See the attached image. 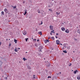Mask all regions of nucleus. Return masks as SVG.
Here are the masks:
<instances>
[{
    "instance_id": "obj_1",
    "label": "nucleus",
    "mask_w": 80,
    "mask_h": 80,
    "mask_svg": "<svg viewBox=\"0 0 80 80\" xmlns=\"http://www.w3.org/2000/svg\"><path fill=\"white\" fill-rule=\"evenodd\" d=\"M49 28L50 30H53V26L52 25L50 26Z\"/></svg>"
},
{
    "instance_id": "obj_2",
    "label": "nucleus",
    "mask_w": 80,
    "mask_h": 80,
    "mask_svg": "<svg viewBox=\"0 0 80 80\" xmlns=\"http://www.w3.org/2000/svg\"><path fill=\"white\" fill-rule=\"evenodd\" d=\"M56 44L57 45H60V42L59 40H57L56 41Z\"/></svg>"
},
{
    "instance_id": "obj_3",
    "label": "nucleus",
    "mask_w": 80,
    "mask_h": 80,
    "mask_svg": "<svg viewBox=\"0 0 80 80\" xmlns=\"http://www.w3.org/2000/svg\"><path fill=\"white\" fill-rule=\"evenodd\" d=\"M22 33L24 35H25L27 34V32L25 30H23L22 31Z\"/></svg>"
},
{
    "instance_id": "obj_4",
    "label": "nucleus",
    "mask_w": 80,
    "mask_h": 80,
    "mask_svg": "<svg viewBox=\"0 0 80 80\" xmlns=\"http://www.w3.org/2000/svg\"><path fill=\"white\" fill-rule=\"evenodd\" d=\"M4 11L6 13H8V9L7 8H5L4 9Z\"/></svg>"
},
{
    "instance_id": "obj_5",
    "label": "nucleus",
    "mask_w": 80,
    "mask_h": 80,
    "mask_svg": "<svg viewBox=\"0 0 80 80\" xmlns=\"http://www.w3.org/2000/svg\"><path fill=\"white\" fill-rule=\"evenodd\" d=\"M62 31H65V28L64 27H62L61 28Z\"/></svg>"
},
{
    "instance_id": "obj_6",
    "label": "nucleus",
    "mask_w": 80,
    "mask_h": 80,
    "mask_svg": "<svg viewBox=\"0 0 80 80\" xmlns=\"http://www.w3.org/2000/svg\"><path fill=\"white\" fill-rule=\"evenodd\" d=\"M24 12H24V15H25V14H27V10H24Z\"/></svg>"
},
{
    "instance_id": "obj_7",
    "label": "nucleus",
    "mask_w": 80,
    "mask_h": 80,
    "mask_svg": "<svg viewBox=\"0 0 80 80\" xmlns=\"http://www.w3.org/2000/svg\"><path fill=\"white\" fill-rule=\"evenodd\" d=\"M45 42V43H47V42H49V40H45L44 41Z\"/></svg>"
},
{
    "instance_id": "obj_8",
    "label": "nucleus",
    "mask_w": 80,
    "mask_h": 80,
    "mask_svg": "<svg viewBox=\"0 0 80 80\" xmlns=\"http://www.w3.org/2000/svg\"><path fill=\"white\" fill-rule=\"evenodd\" d=\"M53 5V4L52 2H51L50 3V7H52Z\"/></svg>"
},
{
    "instance_id": "obj_9",
    "label": "nucleus",
    "mask_w": 80,
    "mask_h": 80,
    "mask_svg": "<svg viewBox=\"0 0 80 80\" xmlns=\"http://www.w3.org/2000/svg\"><path fill=\"white\" fill-rule=\"evenodd\" d=\"M39 34V35H42V31L40 32H38Z\"/></svg>"
},
{
    "instance_id": "obj_10",
    "label": "nucleus",
    "mask_w": 80,
    "mask_h": 80,
    "mask_svg": "<svg viewBox=\"0 0 80 80\" xmlns=\"http://www.w3.org/2000/svg\"><path fill=\"white\" fill-rule=\"evenodd\" d=\"M65 32H66V33H69V30L68 29L66 30Z\"/></svg>"
},
{
    "instance_id": "obj_11",
    "label": "nucleus",
    "mask_w": 80,
    "mask_h": 80,
    "mask_svg": "<svg viewBox=\"0 0 80 80\" xmlns=\"http://www.w3.org/2000/svg\"><path fill=\"white\" fill-rule=\"evenodd\" d=\"M63 45L64 47H65V48H67V47L66 46V44L64 43L63 44Z\"/></svg>"
},
{
    "instance_id": "obj_12",
    "label": "nucleus",
    "mask_w": 80,
    "mask_h": 80,
    "mask_svg": "<svg viewBox=\"0 0 80 80\" xmlns=\"http://www.w3.org/2000/svg\"><path fill=\"white\" fill-rule=\"evenodd\" d=\"M77 78L78 79V80H80V76H78L77 77Z\"/></svg>"
},
{
    "instance_id": "obj_13",
    "label": "nucleus",
    "mask_w": 80,
    "mask_h": 80,
    "mask_svg": "<svg viewBox=\"0 0 80 80\" xmlns=\"http://www.w3.org/2000/svg\"><path fill=\"white\" fill-rule=\"evenodd\" d=\"M14 51L16 52H18V51H17V48H16L14 50Z\"/></svg>"
},
{
    "instance_id": "obj_14",
    "label": "nucleus",
    "mask_w": 80,
    "mask_h": 80,
    "mask_svg": "<svg viewBox=\"0 0 80 80\" xmlns=\"http://www.w3.org/2000/svg\"><path fill=\"white\" fill-rule=\"evenodd\" d=\"M77 72H78V71L77 70H76L75 71H74V73H75V74H76Z\"/></svg>"
},
{
    "instance_id": "obj_15",
    "label": "nucleus",
    "mask_w": 80,
    "mask_h": 80,
    "mask_svg": "<svg viewBox=\"0 0 80 80\" xmlns=\"http://www.w3.org/2000/svg\"><path fill=\"white\" fill-rule=\"evenodd\" d=\"M56 14L58 15H60V12H56Z\"/></svg>"
},
{
    "instance_id": "obj_16",
    "label": "nucleus",
    "mask_w": 80,
    "mask_h": 80,
    "mask_svg": "<svg viewBox=\"0 0 80 80\" xmlns=\"http://www.w3.org/2000/svg\"><path fill=\"white\" fill-rule=\"evenodd\" d=\"M51 33H55V32H54V30H53V29L52 31H51Z\"/></svg>"
},
{
    "instance_id": "obj_17",
    "label": "nucleus",
    "mask_w": 80,
    "mask_h": 80,
    "mask_svg": "<svg viewBox=\"0 0 80 80\" xmlns=\"http://www.w3.org/2000/svg\"><path fill=\"white\" fill-rule=\"evenodd\" d=\"M78 33L80 34V30L79 29H78L77 31Z\"/></svg>"
},
{
    "instance_id": "obj_18",
    "label": "nucleus",
    "mask_w": 80,
    "mask_h": 80,
    "mask_svg": "<svg viewBox=\"0 0 80 80\" xmlns=\"http://www.w3.org/2000/svg\"><path fill=\"white\" fill-rule=\"evenodd\" d=\"M1 14L2 15H4V12H3V11H2L1 12Z\"/></svg>"
},
{
    "instance_id": "obj_19",
    "label": "nucleus",
    "mask_w": 80,
    "mask_h": 80,
    "mask_svg": "<svg viewBox=\"0 0 80 80\" xmlns=\"http://www.w3.org/2000/svg\"><path fill=\"white\" fill-rule=\"evenodd\" d=\"M12 7L13 8V9H15V8L16 9L17 8H16V6H15V7H13V6H12Z\"/></svg>"
},
{
    "instance_id": "obj_20",
    "label": "nucleus",
    "mask_w": 80,
    "mask_h": 80,
    "mask_svg": "<svg viewBox=\"0 0 80 80\" xmlns=\"http://www.w3.org/2000/svg\"><path fill=\"white\" fill-rule=\"evenodd\" d=\"M23 60H24V61H25V60H27V59L25 58H23Z\"/></svg>"
},
{
    "instance_id": "obj_21",
    "label": "nucleus",
    "mask_w": 80,
    "mask_h": 80,
    "mask_svg": "<svg viewBox=\"0 0 80 80\" xmlns=\"http://www.w3.org/2000/svg\"><path fill=\"white\" fill-rule=\"evenodd\" d=\"M14 41V42H15V43H17V40L15 39Z\"/></svg>"
},
{
    "instance_id": "obj_22",
    "label": "nucleus",
    "mask_w": 80,
    "mask_h": 80,
    "mask_svg": "<svg viewBox=\"0 0 80 80\" xmlns=\"http://www.w3.org/2000/svg\"><path fill=\"white\" fill-rule=\"evenodd\" d=\"M63 52H64V53H67V51L66 50L63 51Z\"/></svg>"
},
{
    "instance_id": "obj_23",
    "label": "nucleus",
    "mask_w": 80,
    "mask_h": 80,
    "mask_svg": "<svg viewBox=\"0 0 80 80\" xmlns=\"http://www.w3.org/2000/svg\"><path fill=\"white\" fill-rule=\"evenodd\" d=\"M52 40H55V38H54V37H52Z\"/></svg>"
},
{
    "instance_id": "obj_24",
    "label": "nucleus",
    "mask_w": 80,
    "mask_h": 80,
    "mask_svg": "<svg viewBox=\"0 0 80 80\" xmlns=\"http://www.w3.org/2000/svg\"><path fill=\"white\" fill-rule=\"evenodd\" d=\"M35 47H38V45H37V43L35 44Z\"/></svg>"
},
{
    "instance_id": "obj_25",
    "label": "nucleus",
    "mask_w": 80,
    "mask_h": 80,
    "mask_svg": "<svg viewBox=\"0 0 80 80\" xmlns=\"http://www.w3.org/2000/svg\"><path fill=\"white\" fill-rule=\"evenodd\" d=\"M41 48V49H43V48L42 47V46H40V48Z\"/></svg>"
},
{
    "instance_id": "obj_26",
    "label": "nucleus",
    "mask_w": 80,
    "mask_h": 80,
    "mask_svg": "<svg viewBox=\"0 0 80 80\" xmlns=\"http://www.w3.org/2000/svg\"><path fill=\"white\" fill-rule=\"evenodd\" d=\"M39 51H40L41 52H42V49L40 48L39 49Z\"/></svg>"
},
{
    "instance_id": "obj_27",
    "label": "nucleus",
    "mask_w": 80,
    "mask_h": 80,
    "mask_svg": "<svg viewBox=\"0 0 80 80\" xmlns=\"http://www.w3.org/2000/svg\"><path fill=\"white\" fill-rule=\"evenodd\" d=\"M49 11H51V12H52V9H49Z\"/></svg>"
},
{
    "instance_id": "obj_28",
    "label": "nucleus",
    "mask_w": 80,
    "mask_h": 80,
    "mask_svg": "<svg viewBox=\"0 0 80 80\" xmlns=\"http://www.w3.org/2000/svg\"><path fill=\"white\" fill-rule=\"evenodd\" d=\"M52 78V77H51V76H48V78Z\"/></svg>"
},
{
    "instance_id": "obj_29",
    "label": "nucleus",
    "mask_w": 80,
    "mask_h": 80,
    "mask_svg": "<svg viewBox=\"0 0 80 80\" xmlns=\"http://www.w3.org/2000/svg\"><path fill=\"white\" fill-rule=\"evenodd\" d=\"M70 48V47H68L67 48V49H68V50H69Z\"/></svg>"
},
{
    "instance_id": "obj_30",
    "label": "nucleus",
    "mask_w": 80,
    "mask_h": 80,
    "mask_svg": "<svg viewBox=\"0 0 80 80\" xmlns=\"http://www.w3.org/2000/svg\"><path fill=\"white\" fill-rule=\"evenodd\" d=\"M28 38H26V41L27 42V40H28Z\"/></svg>"
},
{
    "instance_id": "obj_31",
    "label": "nucleus",
    "mask_w": 80,
    "mask_h": 80,
    "mask_svg": "<svg viewBox=\"0 0 80 80\" xmlns=\"http://www.w3.org/2000/svg\"><path fill=\"white\" fill-rule=\"evenodd\" d=\"M41 24L40 25H42V24H43V22H42V21H41Z\"/></svg>"
},
{
    "instance_id": "obj_32",
    "label": "nucleus",
    "mask_w": 80,
    "mask_h": 80,
    "mask_svg": "<svg viewBox=\"0 0 80 80\" xmlns=\"http://www.w3.org/2000/svg\"><path fill=\"white\" fill-rule=\"evenodd\" d=\"M51 38V37L50 36L48 38V39L49 40V39H50V38Z\"/></svg>"
},
{
    "instance_id": "obj_33",
    "label": "nucleus",
    "mask_w": 80,
    "mask_h": 80,
    "mask_svg": "<svg viewBox=\"0 0 80 80\" xmlns=\"http://www.w3.org/2000/svg\"><path fill=\"white\" fill-rule=\"evenodd\" d=\"M38 13H40V11L39 10H38Z\"/></svg>"
},
{
    "instance_id": "obj_34",
    "label": "nucleus",
    "mask_w": 80,
    "mask_h": 80,
    "mask_svg": "<svg viewBox=\"0 0 80 80\" xmlns=\"http://www.w3.org/2000/svg\"><path fill=\"white\" fill-rule=\"evenodd\" d=\"M74 40H76V41H77V39H74Z\"/></svg>"
},
{
    "instance_id": "obj_35",
    "label": "nucleus",
    "mask_w": 80,
    "mask_h": 80,
    "mask_svg": "<svg viewBox=\"0 0 80 80\" xmlns=\"http://www.w3.org/2000/svg\"><path fill=\"white\" fill-rule=\"evenodd\" d=\"M33 40H34L35 41H36V39H33Z\"/></svg>"
},
{
    "instance_id": "obj_36",
    "label": "nucleus",
    "mask_w": 80,
    "mask_h": 80,
    "mask_svg": "<svg viewBox=\"0 0 80 80\" xmlns=\"http://www.w3.org/2000/svg\"><path fill=\"white\" fill-rule=\"evenodd\" d=\"M1 44H2V42H0V45H1Z\"/></svg>"
},
{
    "instance_id": "obj_37",
    "label": "nucleus",
    "mask_w": 80,
    "mask_h": 80,
    "mask_svg": "<svg viewBox=\"0 0 80 80\" xmlns=\"http://www.w3.org/2000/svg\"><path fill=\"white\" fill-rule=\"evenodd\" d=\"M50 34L51 35H52V33H50Z\"/></svg>"
},
{
    "instance_id": "obj_38",
    "label": "nucleus",
    "mask_w": 80,
    "mask_h": 80,
    "mask_svg": "<svg viewBox=\"0 0 80 80\" xmlns=\"http://www.w3.org/2000/svg\"><path fill=\"white\" fill-rule=\"evenodd\" d=\"M12 44H9V47H10V46Z\"/></svg>"
},
{
    "instance_id": "obj_39",
    "label": "nucleus",
    "mask_w": 80,
    "mask_h": 80,
    "mask_svg": "<svg viewBox=\"0 0 80 80\" xmlns=\"http://www.w3.org/2000/svg\"><path fill=\"white\" fill-rule=\"evenodd\" d=\"M72 65V64L71 63H70V65H69V66H71Z\"/></svg>"
},
{
    "instance_id": "obj_40",
    "label": "nucleus",
    "mask_w": 80,
    "mask_h": 80,
    "mask_svg": "<svg viewBox=\"0 0 80 80\" xmlns=\"http://www.w3.org/2000/svg\"><path fill=\"white\" fill-rule=\"evenodd\" d=\"M58 35V33H56V35Z\"/></svg>"
},
{
    "instance_id": "obj_41",
    "label": "nucleus",
    "mask_w": 80,
    "mask_h": 80,
    "mask_svg": "<svg viewBox=\"0 0 80 80\" xmlns=\"http://www.w3.org/2000/svg\"><path fill=\"white\" fill-rule=\"evenodd\" d=\"M56 38H58V37L56 36Z\"/></svg>"
},
{
    "instance_id": "obj_42",
    "label": "nucleus",
    "mask_w": 80,
    "mask_h": 80,
    "mask_svg": "<svg viewBox=\"0 0 80 80\" xmlns=\"http://www.w3.org/2000/svg\"><path fill=\"white\" fill-rule=\"evenodd\" d=\"M37 41V42H39V39Z\"/></svg>"
},
{
    "instance_id": "obj_43",
    "label": "nucleus",
    "mask_w": 80,
    "mask_h": 80,
    "mask_svg": "<svg viewBox=\"0 0 80 80\" xmlns=\"http://www.w3.org/2000/svg\"><path fill=\"white\" fill-rule=\"evenodd\" d=\"M59 73H60V74H61V73H62V72H59Z\"/></svg>"
},
{
    "instance_id": "obj_44",
    "label": "nucleus",
    "mask_w": 80,
    "mask_h": 80,
    "mask_svg": "<svg viewBox=\"0 0 80 80\" xmlns=\"http://www.w3.org/2000/svg\"><path fill=\"white\" fill-rule=\"evenodd\" d=\"M54 2H55V3H57V2H56V1H54Z\"/></svg>"
},
{
    "instance_id": "obj_45",
    "label": "nucleus",
    "mask_w": 80,
    "mask_h": 80,
    "mask_svg": "<svg viewBox=\"0 0 80 80\" xmlns=\"http://www.w3.org/2000/svg\"><path fill=\"white\" fill-rule=\"evenodd\" d=\"M18 49H19V50H20V48H18Z\"/></svg>"
},
{
    "instance_id": "obj_46",
    "label": "nucleus",
    "mask_w": 80,
    "mask_h": 80,
    "mask_svg": "<svg viewBox=\"0 0 80 80\" xmlns=\"http://www.w3.org/2000/svg\"><path fill=\"white\" fill-rule=\"evenodd\" d=\"M33 78H35V77H34Z\"/></svg>"
},
{
    "instance_id": "obj_47",
    "label": "nucleus",
    "mask_w": 80,
    "mask_h": 80,
    "mask_svg": "<svg viewBox=\"0 0 80 80\" xmlns=\"http://www.w3.org/2000/svg\"><path fill=\"white\" fill-rule=\"evenodd\" d=\"M60 44L61 45H62V44Z\"/></svg>"
},
{
    "instance_id": "obj_48",
    "label": "nucleus",
    "mask_w": 80,
    "mask_h": 80,
    "mask_svg": "<svg viewBox=\"0 0 80 80\" xmlns=\"http://www.w3.org/2000/svg\"><path fill=\"white\" fill-rule=\"evenodd\" d=\"M73 52V53H75V51H74Z\"/></svg>"
},
{
    "instance_id": "obj_49",
    "label": "nucleus",
    "mask_w": 80,
    "mask_h": 80,
    "mask_svg": "<svg viewBox=\"0 0 80 80\" xmlns=\"http://www.w3.org/2000/svg\"><path fill=\"white\" fill-rule=\"evenodd\" d=\"M6 40H7V41L8 40V39H7Z\"/></svg>"
},
{
    "instance_id": "obj_50",
    "label": "nucleus",
    "mask_w": 80,
    "mask_h": 80,
    "mask_svg": "<svg viewBox=\"0 0 80 80\" xmlns=\"http://www.w3.org/2000/svg\"><path fill=\"white\" fill-rule=\"evenodd\" d=\"M52 50H53V48H52Z\"/></svg>"
},
{
    "instance_id": "obj_51",
    "label": "nucleus",
    "mask_w": 80,
    "mask_h": 80,
    "mask_svg": "<svg viewBox=\"0 0 80 80\" xmlns=\"http://www.w3.org/2000/svg\"><path fill=\"white\" fill-rule=\"evenodd\" d=\"M9 40H10V39H9Z\"/></svg>"
},
{
    "instance_id": "obj_52",
    "label": "nucleus",
    "mask_w": 80,
    "mask_h": 80,
    "mask_svg": "<svg viewBox=\"0 0 80 80\" xmlns=\"http://www.w3.org/2000/svg\"><path fill=\"white\" fill-rule=\"evenodd\" d=\"M33 76H34V77H35V75H33Z\"/></svg>"
},
{
    "instance_id": "obj_53",
    "label": "nucleus",
    "mask_w": 80,
    "mask_h": 80,
    "mask_svg": "<svg viewBox=\"0 0 80 80\" xmlns=\"http://www.w3.org/2000/svg\"><path fill=\"white\" fill-rule=\"evenodd\" d=\"M26 53H27V52H26Z\"/></svg>"
},
{
    "instance_id": "obj_54",
    "label": "nucleus",
    "mask_w": 80,
    "mask_h": 80,
    "mask_svg": "<svg viewBox=\"0 0 80 80\" xmlns=\"http://www.w3.org/2000/svg\"><path fill=\"white\" fill-rule=\"evenodd\" d=\"M63 48V49L64 48Z\"/></svg>"
},
{
    "instance_id": "obj_55",
    "label": "nucleus",
    "mask_w": 80,
    "mask_h": 80,
    "mask_svg": "<svg viewBox=\"0 0 80 80\" xmlns=\"http://www.w3.org/2000/svg\"><path fill=\"white\" fill-rule=\"evenodd\" d=\"M44 60H45V58H44Z\"/></svg>"
},
{
    "instance_id": "obj_56",
    "label": "nucleus",
    "mask_w": 80,
    "mask_h": 80,
    "mask_svg": "<svg viewBox=\"0 0 80 80\" xmlns=\"http://www.w3.org/2000/svg\"><path fill=\"white\" fill-rule=\"evenodd\" d=\"M52 1H53V0H52Z\"/></svg>"
},
{
    "instance_id": "obj_57",
    "label": "nucleus",
    "mask_w": 80,
    "mask_h": 80,
    "mask_svg": "<svg viewBox=\"0 0 80 80\" xmlns=\"http://www.w3.org/2000/svg\"><path fill=\"white\" fill-rule=\"evenodd\" d=\"M62 24H63V23H62Z\"/></svg>"
}]
</instances>
